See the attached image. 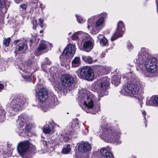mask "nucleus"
<instances>
[{
	"mask_svg": "<svg viewBox=\"0 0 158 158\" xmlns=\"http://www.w3.org/2000/svg\"><path fill=\"white\" fill-rule=\"evenodd\" d=\"M97 133L102 139L116 144L121 143L119 139L120 132L110 128L109 125L106 122L101 123Z\"/></svg>",
	"mask_w": 158,
	"mask_h": 158,
	"instance_id": "f257e3e1",
	"label": "nucleus"
},
{
	"mask_svg": "<svg viewBox=\"0 0 158 158\" xmlns=\"http://www.w3.org/2000/svg\"><path fill=\"white\" fill-rule=\"evenodd\" d=\"M94 96L88 91H80L78 99L80 106L83 105L82 108L87 113H90V110L94 108Z\"/></svg>",
	"mask_w": 158,
	"mask_h": 158,
	"instance_id": "f03ea898",
	"label": "nucleus"
},
{
	"mask_svg": "<svg viewBox=\"0 0 158 158\" xmlns=\"http://www.w3.org/2000/svg\"><path fill=\"white\" fill-rule=\"evenodd\" d=\"M110 84V79L107 77H103L93 84L91 89L97 92L99 97H101L106 95V90Z\"/></svg>",
	"mask_w": 158,
	"mask_h": 158,
	"instance_id": "7ed1b4c3",
	"label": "nucleus"
},
{
	"mask_svg": "<svg viewBox=\"0 0 158 158\" xmlns=\"http://www.w3.org/2000/svg\"><path fill=\"white\" fill-rule=\"evenodd\" d=\"M61 83L57 82L55 85L58 89L64 93L68 91V88L71 86L74 82V79L71 75L68 74L62 75L60 78Z\"/></svg>",
	"mask_w": 158,
	"mask_h": 158,
	"instance_id": "20e7f679",
	"label": "nucleus"
},
{
	"mask_svg": "<svg viewBox=\"0 0 158 158\" xmlns=\"http://www.w3.org/2000/svg\"><path fill=\"white\" fill-rule=\"evenodd\" d=\"M142 69H140L139 71H142L143 73L145 69L149 73H153L156 71L158 67L157 60L154 58H148L146 60L143 62Z\"/></svg>",
	"mask_w": 158,
	"mask_h": 158,
	"instance_id": "39448f33",
	"label": "nucleus"
},
{
	"mask_svg": "<svg viewBox=\"0 0 158 158\" xmlns=\"http://www.w3.org/2000/svg\"><path fill=\"white\" fill-rule=\"evenodd\" d=\"M150 57V56L149 55L148 50L145 48H142L140 52L139 53L137 57L134 60V62L137 64L136 67L137 70H139L140 69H142L143 68L142 63L148 58Z\"/></svg>",
	"mask_w": 158,
	"mask_h": 158,
	"instance_id": "423d86ee",
	"label": "nucleus"
},
{
	"mask_svg": "<svg viewBox=\"0 0 158 158\" xmlns=\"http://www.w3.org/2000/svg\"><path fill=\"white\" fill-rule=\"evenodd\" d=\"M77 75L80 78L88 81L92 80L94 77L93 69L87 66L83 67L80 70L78 71Z\"/></svg>",
	"mask_w": 158,
	"mask_h": 158,
	"instance_id": "0eeeda50",
	"label": "nucleus"
},
{
	"mask_svg": "<svg viewBox=\"0 0 158 158\" xmlns=\"http://www.w3.org/2000/svg\"><path fill=\"white\" fill-rule=\"evenodd\" d=\"M12 101L11 102V107L15 111L20 110L22 106L27 102V99L23 96L18 97L13 96L11 97Z\"/></svg>",
	"mask_w": 158,
	"mask_h": 158,
	"instance_id": "6e6552de",
	"label": "nucleus"
},
{
	"mask_svg": "<svg viewBox=\"0 0 158 158\" xmlns=\"http://www.w3.org/2000/svg\"><path fill=\"white\" fill-rule=\"evenodd\" d=\"M29 143L28 141L21 142L18 143L17 149L19 155L23 158H30L29 147Z\"/></svg>",
	"mask_w": 158,
	"mask_h": 158,
	"instance_id": "1a4fd4ad",
	"label": "nucleus"
},
{
	"mask_svg": "<svg viewBox=\"0 0 158 158\" xmlns=\"http://www.w3.org/2000/svg\"><path fill=\"white\" fill-rule=\"evenodd\" d=\"M139 90V88L138 85L131 83L124 85L123 89L121 90L120 92L124 95H126L125 93L135 94L138 93Z\"/></svg>",
	"mask_w": 158,
	"mask_h": 158,
	"instance_id": "9d476101",
	"label": "nucleus"
},
{
	"mask_svg": "<svg viewBox=\"0 0 158 158\" xmlns=\"http://www.w3.org/2000/svg\"><path fill=\"white\" fill-rule=\"evenodd\" d=\"M76 51L75 46L71 44H69L64 49L62 55L60 56V58L62 60L63 58L65 61L68 58H70L73 56Z\"/></svg>",
	"mask_w": 158,
	"mask_h": 158,
	"instance_id": "9b49d317",
	"label": "nucleus"
},
{
	"mask_svg": "<svg viewBox=\"0 0 158 158\" xmlns=\"http://www.w3.org/2000/svg\"><path fill=\"white\" fill-rule=\"evenodd\" d=\"M31 127L30 124H27L24 122H19V124L18 125L17 131L19 133V135L26 136Z\"/></svg>",
	"mask_w": 158,
	"mask_h": 158,
	"instance_id": "f8f14e48",
	"label": "nucleus"
},
{
	"mask_svg": "<svg viewBox=\"0 0 158 158\" xmlns=\"http://www.w3.org/2000/svg\"><path fill=\"white\" fill-rule=\"evenodd\" d=\"M102 15L103 16H102L101 17L96 21L95 27L92 29L93 32L94 34L98 33L104 27V18L106 16V14L105 13Z\"/></svg>",
	"mask_w": 158,
	"mask_h": 158,
	"instance_id": "ddd939ff",
	"label": "nucleus"
},
{
	"mask_svg": "<svg viewBox=\"0 0 158 158\" xmlns=\"http://www.w3.org/2000/svg\"><path fill=\"white\" fill-rule=\"evenodd\" d=\"M124 31L125 28L123 22L119 21L118 24V27L116 32L111 38V40L114 41L117 38L122 36Z\"/></svg>",
	"mask_w": 158,
	"mask_h": 158,
	"instance_id": "4468645a",
	"label": "nucleus"
},
{
	"mask_svg": "<svg viewBox=\"0 0 158 158\" xmlns=\"http://www.w3.org/2000/svg\"><path fill=\"white\" fill-rule=\"evenodd\" d=\"M18 68L22 71L25 73V74H23V77L25 79H30L31 73L30 71L29 70L28 67H29L27 63L24 64L22 63L20 64V65H18Z\"/></svg>",
	"mask_w": 158,
	"mask_h": 158,
	"instance_id": "2eb2a0df",
	"label": "nucleus"
},
{
	"mask_svg": "<svg viewBox=\"0 0 158 158\" xmlns=\"http://www.w3.org/2000/svg\"><path fill=\"white\" fill-rule=\"evenodd\" d=\"M39 100L41 102H45L48 98L46 90L44 88L40 89L37 93Z\"/></svg>",
	"mask_w": 158,
	"mask_h": 158,
	"instance_id": "dca6fc26",
	"label": "nucleus"
},
{
	"mask_svg": "<svg viewBox=\"0 0 158 158\" xmlns=\"http://www.w3.org/2000/svg\"><path fill=\"white\" fill-rule=\"evenodd\" d=\"M69 131L71 133H77L79 130V126L77 122V119H76L69 124Z\"/></svg>",
	"mask_w": 158,
	"mask_h": 158,
	"instance_id": "f3484780",
	"label": "nucleus"
},
{
	"mask_svg": "<svg viewBox=\"0 0 158 158\" xmlns=\"http://www.w3.org/2000/svg\"><path fill=\"white\" fill-rule=\"evenodd\" d=\"M87 34L82 31H78L75 33L72 37V39L75 40H82L85 39Z\"/></svg>",
	"mask_w": 158,
	"mask_h": 158,
	"instance_id": "a211bd4d",
	"label": "nucleus"
},
{
	"mask_svg": "<svg viewBox=\"0 0 158 158\" xmlns=\"http://www.w3.org/2000/svg\"><path fill=\"white\" fill-rule=\"evenodd\" d=\"M78 149L81 152H86L91 150V147L89 144L84 143L79 144Z\"/></svg>",
	"mask_w": 158,
	"mask_h": 158,
	"instance_id": "6ab92c4d",
	"label": "nucleus"
},
{
	"mask_svg": "<svg viewBox=\"0 0 158 158\" xmlns=\"http://www.w3.org/2000/svg\"><path fill=\"white\" fill-rule=\"evenodd\" d=\"M100 152L105 158H114L112 153L109 152L107 149L102 148L100 149Z\"/></svg>",
	"mask_w": 158,
	"mask_h": 158,
	"instance_id": "aec40b11",
	"label": "nucleus"
},
{
	"mask_svg": "<svg viewBox=\"0 0 158 158\" xmlns=\"http://www.w3.org/2000/svg\"><path fill=\"white\" fill-rule=\"evenodd\" d=\"M93 47V43L90 41H85L83 44V48L86 52L90 51Z\"/></svg>",
	"mask_w": 158,
	"mask_h": 158,
	"instance_id": "412c9836",
	"label": "nucleus"
},
{
	"mask_svg": "<svg viewBox=\"0 0 158 158\" xmlns=\"http://www.w3.org/2000/svg\"><path fill=\"white\" fill-rule=\"evenodd\" d=\"M51 44L46 41L41 42L38 48V51L40 52L47 49L48 47L51 46Z\"/></svg>",
	"mask_w": 158,
	"mask_h": 158,
	"instance_id": "4be33fe9",
	"label": "nucleus"
},
{
	"mask_svg": "<svg viewBox=\"0 0 158 158\" xmlns=\"http://www.w3.org/2000/svg\"><path fill=\"white\" fill-rule=\"evenodd\" d=\"M121 77L120 74H116L113 76L112 78V83L117 86L120 83V79Z\"/></svg>",
	"mask_w": 158,
	"mask_h": 158,
	"instance_id": "5701e85b",
	"label": "nucleus"
},
{
	"mask_svg": "<svg viewBox=\"0 0 158 158\" xmlns=\"http://www.w3.org/2000/svg\"><path fill=\"white\" fill-rule=\"evenodd\" d=\"M58 103V100L56 96L53 95L50 98V107L53 108Z\"/></svg>",
	"mask_w": 158,
	"mask_h": 158,
	"instance_id": "b1692460",
	"label": "nucleus"
},
{
	"mask_svg": "<svg viewBox=\"0 0 158 158\" xmlns=\"http://www.w3.org/2000/svg\"><path fill=\"white\" fill-rule=\"evenodd\" d=\"M81 64V59L79 57H76L72 62V66L75 68L78 67Z\"/></svg>",
	"mask_w": 158,
	"mask_h": 158,
	"instance_id": "393cba45",
	"label": "nucleus"
},
{
	"mask_svg": "<svg viewBox=\"0 0 158 158\" xmlns=\"http://www.w3.org/2000/svg\"><path fill=\"white\" fill-rule=\"evenodd\" d=\"M98 38L100 40V43L101 45L102 46H105L107 44V40L101 34L99 35L98 36Z\"/></svg>",
	"mask_w": 158,
	"mask_h": 158,
	"instance_id": "a878e982",
	"label": "nucleus"
},
{
	"mask_svg": "<svg viewBox=\"0 0 158 158\" xmlns=\"http://www.w3.org/2000/svg\"><path fill=\"white\" fill-rule=\"evenodd\" d=\"M82 59L84 61L89 64H92L95 61H94L92 58L89 56H82Z\"/></svg>",
	"mask_w": 158,
	"mask_h": 158,
	"instance_id": "bb28decb",
	"label": "nucleus"
},
{
	"mask_svg": "<svg viewBox=\"0 0 158 158\" xmlns=\"http://www.w3.org/2000/svg\"><path fill=\"white\" fill-rule=\"evenodd\" d=\"M43 132L46 134L52 133L53 132L52 128H51L50 126L49 125H46L43 128Z\"/></svg>",
	"mask_w": 158,
	"mask_h": 158,
	"instance_id": "cd10ccee",
	"label": "nucleus"
},
{
	"mask_svg": "<svg viewBox=\"0 0 158 158\" xmlns=\"http://www.w3.org/2000/svg\"><path fill=\"white\" fill-rule=\"evenodd\" d=\"M27 45L24 43L19 44L18 49L19 51H23V52L25 51L27 49Z\"/></svg>",
	"mask_w": 158,
	"mask_h": 158,
	"instance_id": "c85d7f7f",
	"label": "nucleus"
},
{
	"mask_svg": "<svg viewBox=\"0 0 158 158\" xmlns=\"http://www.w3.org/2000/svg\"><path fill=\"white\" fill-rule=\"evenodd\" d=\"M72 134V133H71V132L69 133H67L64 132H62V136L63 140L65 142L69 141L70 139L69 135Z\"/></svg>",
	"mask_w": 158,
	"mask_h": 158,
	"instance_id": "c756f323",
	"label": "nucleus"
},
{
	"mask_svg": "<svg viewBox=\"0 0 158 158\" xmlns=\"http://www.w3.org/2000/svg\"><path fill=\"white\" fill-rule=\"evenodd\" d=\"M146 102V104L148 106H152L156 104V101H154V98L151 97L150 98H148Z\"/></svg>",
	"mask_w": 158,
	"mask_h": 158,
	"instance_id": "7c9ffc66",
	"label": "nucleus"
},
{
	"mask_svg": "<svg viewBox=\"0 0 158 158\" xmlns=\"http://www.w3.org/2000/svg\"><path fill=\"white\" fill-rule=\"evenodd\" d=\"M70 145L67 144L64 146V148L62 149V152L63 154H67L70 153L71 150Z\"/></svg>",
	"mask_w": 158,
	"mask_h": 158,
	"instance_id": "2f4dec72",
	"label": "nucleus"
},
{
	"mask_svg": "<svg viewBox=\"0 0 158 158\" xmlns=\"http://www.w3.org/2000/svg\"><path fill=\"white\" fill-rule=\"evenodd\" d=\"M27 119L26 115L24 114H22L18 117V120L19 122H24V121Z\"/></svg>",
	"mask_w": 158,
	"mask_h": 158,
	"instance_id": "473e14b6",
	"label": "nucleus"
},
{
	"mask_svg": "<svg viewBox=\"0 0 158 158\" xmlns=\"http://www.w3.org/2000/svg\"><path fill=\"white\" fill-rule=\"evenodd\" d=\"M35 149L36 148L34 145L29 144V155L28 156H30V158L31 157V156L30 155V152L34 153Z\"/></svg>",
	"mask_w": 158,
	"mask_h": 158,
	"instance_id": "72a5a7b5",
	"label": "nucleus"
},
{
	"mask_svg": "<svg viewBox=\"0 0 158 158\" xmlns=\"http://www.w3.org/2000/svg\"><path fill=\"white\" fill-rule=\"evenodd\" d=\"M6 3L4 0H0V11L1 9L6 7Z\"/></svg>",
	"mask_w": 158,
	"mask_h": 158,
	"instance_id": "f704fd0d",
	"label": "nucleus"
},
{
	"mask_svg": "<svg viewBox=\"0 0 158 158\" xmlns=\"http://www.w3.org/2000/svg\"><path fill=\"white\" fill-rule=\"evenodd\" d=\"M10 40V38H8L7 39H5L4 40L3 43L7 47L9 46Z\"/></svg>",
	"mask_w": 158,
	"mask_h": 158,
	"instance_id": "c9c22d12",
	"label": "nucleus"
},
{
	"mask_svg": "<svg viewBox=\"0 0 158 158\" xmlns=\"http://www.w3.org/2000/svg\"><path fill=\"white\" fill-rule=\"evenodd\" d=\"M39 21V24L42 28H43L45 27V24L44 23V20L42 19H40Z\"/></svg>",
	"mask_w": 158,
	"mask_h": 158,
	"instance_id": "e433bc0d",
	"label": "nucleus"
},
{
	"mask_svg": "<svg viewBox=\"0 0 158 158\" xmlns=\"http://www.w3.org/2000/svg\"><path fill=\"white\" fill-rule=\"evenodd\" d=\"M76 16L77 18V20L79 23H82L84 22V20L81 17L79 16H78L77 15H76Z\"/></svg>",
	"mask_w": 158,
	"mask_h": 158,
	"instance_id": "4c0bfd02",
	"label": "nucleus"
},
{
	"mask_svg": "<svg viewBox=\"0 0 158 158\" xmlns=\"http://www.w3.org/2000/svg\"><path fill=\"white\" fill-rule=\"evenodd\" d=\"M33 28L34 30L35 29L36 27V26L37 25V21L35 20H34L33 22Z\"/></svg>",
	"mask_w": 158,
	"mask_h": 158,
	"instance_id": "58836bf2",
	"label": "nucleus"
},
{
	"mask_svg": "<svg viewBox=\"0 0 158 158\" xmlns=\"http://www.w3.org/2000/svg\"><path fill=\"white\" fill-rule=\"evenodd\" d=\"M128 49L129 50H131L133 49V45L130 43H129L127 45Z\"/></svg>",
	"mask_w": 158,
	"mask_h": 158,
	"instance_id": "ea45409f",
	"label": "nucleus"
},
{
	"mask_svg": "<svg viewBox=\"0 0 158 158\" xmlns=\"http://www.w3.org/2000/svg\"><path fill=\"white\" fill-rule=\"evenodd\" d=\"M20 7L23 9L26 10L27 8V5L26 4H22L20 5Z\"/></svg>",
	"mask_w": 158,
	"mask_h": 158,
	"instance_id": "a19ab883",
	"label": "nucleus"
},
{
	"mask_svg": "<svg viewBox=\"0 0 158 158\" xmlns=\"http://www.w3.org/2000/svg\"><path fill=\"white\" fill-rule=\"evenodd\" d=\"M45 61L46 64H51V61L49 60L48 58H45Z\"/></svg>",
	"mask_w": 158,
	"mask_h": 158,
	"instance_id": "79ce46f5",
	"label": "nucleus"
},
{
	"mask_svg": "<svg viewBox=\"0 0 158 158\" xmlns=\"http://www.w3.org/2000/svg\"><path fill=\"white\" fill-rule=\"evenodd\" d=\"M154 101H156V104H158V97L154 98Z\"/></svg>",
	"mask_w": 158,
	"mask_h": 158,
	"instance_id": "37998d69",
	"label": "nucleus"
},
{
	"mask_svg": "<svg viewBox=\"0 0 158 158\" xmlns=\"http://www.w3.org/2000/svg\"><path fill=\"white\" fill-rule=\"evenodd\" d=\"M15 2L16 3H19L23 0H14Z\"/></svg>",
	"mask_w": 158,
	"mask_h": 158,
	"instance_id": "c03bdc74",
	"label": "nucleus"
},
{
	"mask_svg": "<svg viewBox=\"0 0 158 158\" xmlns=\"http://www.w3.org/2000/svg\"><path fill=\"white\" fill-rule=\"evenodd\" d=\"M47 106H45V107H42V109L45 112L47 111L48 109L46 108Z\"/></svg>",
	"mask_w": 158,
	"mask_h": 158,
	"instance_id": "a18cd8bd",
	"label": "nucleus"
},
{
	"mask_svg": "<svg viewBox=\"0 0 158 158\" xmlns=\"http://www.w3.org/2000/svg\"><path fill=\"white\" fill-rule=\"evenodd\" d=\"M142 114L144 116V118L145 119V116L146 114L145 111L144 110H142Z\"/></svg>",
	"mask_w": 158,
	"mask_h": 158,
	"instance_id": "49530a36",
	"label": "nucleus"
},
{
	"mask_svg": "<svg viewBox=\"0 0 158 158\" xmlns=\"http://www.w3.org/2000/svg\"><path fill=\"white\" fill-rule=\"evenodd\" d=\"M4 88V85L3 84L0 83V90Z\"/></svg>",
	"mask_w": 158,
	"mask_h": 158,
	"instance_id": "de8ad7c7",
	"label": "nucleus"
},
{
	"mask_svg": "<svg viewBox=\"0 0 158 158\" xmlns=\"http://www.w3.org/2000/svg\"><path fill=\"white\" fill-rule=\"evenodd\" d=\"M92 27V25L90 23H88V26H87V28L89 29V28H90V27Z\"/></svg>",
	"mask_w": 158,
	"mask_h": 158,
	"instance_id": "09e8293b",
	"label": "nucleus"
},
{
	"mask_svg": "<svg viewBox=\"0 0 158 158\" xmlns=\"http://www.w3.org/2000/svg\"><path fill=\"white\" fill-rule=\"evenodd\" d=\"M44 64H42V65H41L42 68V69L44 71H47L46 70H45V69H44Z\"/></svg>",
	"mask_w": 158,
	"mask_h": 158,
	"instance_id": "8fccbe9b",
	"label": "nucleus"
},
{
	"mask_svg": "<svg viewBox=\"0 0 158 158\" xmlns=\"http://www.w3.org/2000/svg\"><path fill=\"white\" fill-rule=\"evenodd\" d=\"M20 40H15V41H14V43L15 44H16L17 43H19V42H20Z\"/></svg>",
	"mask_w": 158,
	"mask_h": 158,
	"instance_id": "3c124183",
	"label": "nucleus"
},
{
	"mask_svg": "<svg viewBox=\"0 0 158 158\" xmlns=\"http://www.w3.org/2000/svg\"><path fill=\"white\" fill-rule=\"evenodd\" d=\"M34 2V3H36L38 2V0H33Z\"/></svg>",
	"mask_w": 158,
	"mask_h": 158,
	"instance_id": "603ef678",
	"label": "nucleus"
},
{
	"mask_svg": "<svg viewBox=\"0 0 158 158\" xmlns=\"http://www.w3.org/2000/svg\"><path fill=\"white\" fill-rule=\"evenodd\" d=\"M156 4H157V12H158V4L157 2V1H156Z\"/></svg>",
	"mask_w": 158,
	"mask_h": 158,
	"instance_id": "864d4df0",
	"label": "nucleus"
},
{
	"mask_svg": "<svg viewBox=\"0 0 158 158\" xmlns=\"http://www.w3.org/2000/svg\"><path fill=\"white\" fill-rule=\"evenodd\" d=\"M27 63L29 64V65H30V64H31V61L30 60H29L27 62Z\"/></svg>",
	"mask_w": 158,
	"mask_h": 158,
	"instance_id": "5fc2aeb1",
	"label": "nucleus"
},
{
	"mask_svg": "<svg viewBox=\"0 0 158 158\" xmlns=\"http://www.w3.org/2000/svg\"><path fill=\"white\" fill-rule=\"evenodd\" d=\"M101 56L102 57H104L105 56V55H101Z\"/></svg>",
	"mask_w": 158,
	"mask_h": 158,
	"instance_id": "6e6d98bb",
	"label": "nucleus"
},
{
	"mask_svg": "<svg viewBox=\"0 0 158 158\" xmlns=\"http://www.w3.org/2000/svg\"><path fill=\"white\" fill-rule=\"evenodd\" d=\"M85 131H87V132L88 131V130L87 129H85Z\"/></svg>",
	"mask_w": 158,
	"mask_h": 158,
	"instance_id": "4d7b16f0",
	"label": "nucleus"
},
{
	"mask_svg": "<svg viewBox=\"0 0 158 158\" xmlns=\"http://www.w3.org/2000/svg\"><path fill=\"white\" fill-rule=\"evenodd\" d=\"M91 19H89L88 22H89L91 21Z\"/></svg>",
	"mask_w": 158,
	"mask_h": 158,
	"instance_id": "13d9d810",
	"label": "nucleus"
},
{
	"mask_svg": "<svg viewBox=\"0 0 158 158\" xmlns=\"http://www.w3.org/2000/svg\"><path fill=\"white\" fill-rule=\"evenodd\" d=\"M43 32V31H40V33H42Z\"/></svg>",
	"mask_w": 158,
	"mask_h": 158,
	"instance_id": "bf43d9fd",
	"label": "nucleus"
},
{
	"mask_svg": "<svg viewBox=\"0 0 158 158\" xmlns=\"http://www.w3.org/2000/svg\"><path fill=\"white\" fill-rule=\"evenodd\" d=\"M50 73H51V74H53L51 72H50Z\"/></svg>",
	"mask_w": 158,
	"mask_h": 158,
	"instance_id": "052dcab7",
	"label": "nucleus"
},
{
	"mask_svg": "<svg viewBox=\"0 0 158 158\" xmlns=\"http://www.w3.org/2000/svg\"><path fill=\"white\" fill-rule=\"evenodd\" d=\"M40 6L41 7L42 5V4L41 3H40Z\"/></svg>",
	"mask_w": 158,
	"mask_h": 158,
	"instance_id": "680f3d73",
	"label": "nucleus"
},
{
	"mask_svg": "<svg viewBox=\"0 0 158 158\" xmlns=\"http://www.w3.org/2000/svg\"><path fill=\"white\" fill-rule=\"evenodd\" d=\"M145 127H147V125L146 124H145Z\"/></svg>",
	"mask_w": 158,
	"mask_h": 158,
	"instance_id": "e2e57ef3",
	"label": "nucleus"
},
{
	"mask_svg": "<svg viewBox=\"0 0 158 158\" xmlns=\"http://www.w3.org/2000/svg\"><path fill=\"white\" fill-rule=\"evenodd\" d=\"M44 142L46 143V142Z\"/></svg>",
	"mask_w": 158,
	"mask_h": 158,
	"instance_id": "0e129e2a",
	"label": "nucleus"
},
{
	"mask_svg": "<svg viewBox=\"0 0 158 158\" xmlns=\"http://www.w3.org/2000/svg\"><path fill=\"white\" fill-rule=\"evenodd\" d=\"M18 121L19 122V121H18H18H17V122H18Z\"/></svg>",
	"mask_w": 158,
	"mask_h": 158,
	"instance_id": "69168bd1",
	"label": "nucleus"
}]
</instances>
